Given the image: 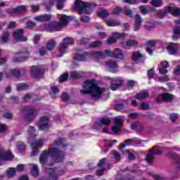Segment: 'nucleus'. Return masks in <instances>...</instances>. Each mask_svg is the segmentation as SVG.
I'll return each mask as SVG.
<instances>
[{
  "instance_id": "603ef678",
  "label": "nucleus",
  "mask_w": 180,
  "mask_h": 180,
  "mask_svg": "<svg viewBox=\"0 0 180 180\" xmlns=\"http://www.w3.org/2000/svg\"><path fill=\"white\" fill-rule=\"evenodd\" d=\"M34 20L37 22H46V14L34 17Z\"/></svg>"
},
{
  "instance_id": "13d9d810",
  "label": "nucleus",
  "mask_w": 180,
  "mask_h": 180,
  "mask_svg": "<svg viewBox=\"0 0 180 180\" xmlns=\"http://www.w3.org/2000/svg\"><path fill=\"white\" fill-rule=\"evenodd\" d=\"M112 155L114 156L115 161H120V160H122V156L120 155V153L117 150H114L112 152Z\"/></svg>"
},
{
  "instance_id": "c756f323",
  "label": "nucleus",
  "mask_w": 180,
  "mask_h": 180,
  "mask_svg": "<svg viewBox=\"0 0 180 180\" xmlns=\"http://www.w3.org/2000/svg\"><path fill=\"white\" fill-rule=\"evenodd\" d=\"M168 13H169V12L168 11V6H166L165 7L164 10H159L157 12V16H158V18H160V19H164V18H165V16Z\"/></svg>"
},
{
  "instance_id": "6e6d98bb",
  "label": "nucleus",
  "mask_w": 180,
  "mask_h": 180,
  "mask_svg": "<svg viewBox=\"0 0 180 180\" xmlns=\"http://www.w3.org/2000/svg\"><path fill=\"white\" fill-rule=\"evenodd\" d=\"M11 75H13V77H15V78H19V77H20V71L16 69H13L11 70Z\"/></svg>"
},
{
  "instance_id": "e2e57ef3",
  "label": "nucleus",
  "mask_w": 180,
  "mask_h": 180,
  "mask_svg": "<svg viewBox=\"0 0 180 180\" xmlns=\"http://www.w3.org/2000/svg\"><path fill=\"white\" fill-rule=\"evenodd\" d=\"M101 45H102V42L101 41H95L91 42L89 44L90 47H93V48L101 47Z\"/></svg>"
},
{
  "instance_id": "473e14b6",
  "label": "nucleus",
  "mask_w": 180,
  "mask_h": 180,
  "mask_svg": "<svg viewBox=\"0 0 180 180\" xmlns=\"http://www.w3.org/2000/svg\"><path fill=\"white\" fill-rule=\"evenodd\" d=\"M130 127L131 129H136V130H139V131H141L142 130L144 129V125H143L142 123L139 122H134L133 124H131L130 125Z\"/></svg>"
},
{
  "instance_id": "c85d7f7f",
  "label": "nucleus",
  "mask_w": 180,
  "mask_h": 180,
  "mask_svg": "<svg viewBox=\"0 0 180 180\" xmlns=\"http://www.w3.org/2000/svg\"><path fill=\"white\" fill-rule=\"evenodd\" d=\"M167 10L169 13H172L174 16H179L180 15V8L167 6Z\"/></svg>"
},
{
  "instance_id": "052dcab7",
  "label": "nucleus",
  "mask_w": 180,
  "mask_h": 180,
  "mask_svg": "<svg viewBox=\"0 0 180 180\" xmlns=\"http://www.w3.org/2000/svg\"><path fill=\"white\" fill-rule=\"evenodd\" d=\"M3 117H4V119H8L9 120H12L13 119V114L9 112H6L3 114Z\"/></svg>"
},
{
  "instance_id": "4be33fe9",
  "label": "nucleus",
  "mask_w": 180,
  "mask_h": 180,
  "mask_svg": "<svg viewBox=\"0 0 180 180\" xmlns=\"http://www.w3.org/2000/svg\"><path fill=\"white\" fill-rule=\"evenodd\" d=\"M106 65L111 72H116L117 70V63L116 61L109 60L106 62Z\"/></svg>"
},
{
  "instance_id": "f257e3e1",
  "label": "nucleus",
  "mask_w": 180,
  "mask_h": 180,
  "mask_svg": "<svg viewBox=\"0 0 180 180\" xmlns=\"http://www.w3.org/2000/svg\"><path fill=\"white\" fill-rule=\"evenodd\" d=\"M83 89L80 90V94L82 95H89V94H91V98L94 101H98L105 91V89L98 86V82H96L95 79L86 80L83 84Z\"/></svg>"
},
{
  "instance_id": "864d4df0",
  "label": "nucleus",
  "mask_w": 180,
  "mask_h": 180,
  "mask_svg": "<svg viewBox=\"0 0 180 180\" xmlns=\"http://www.w3.org/2000/svg\"><path fill=\"white\" fill-rule=\"evenodd\" d=\"M120 22L119 21L116 20H108L106 21V25H108V26H117V25H119Z\"/></svg>"
},
{
  "instance_id": "0e129e2a",
  "label": "nucleus",
  "mask_w": 180,
  "mask_h": 180,
  "mask_svg": "<svg viewBox=\"0 0 180 180\" xmlns=\"http://www.w3.org/2000/svg\"><path fill=\"white\" fill-rule=\"evenodd\" d=\"M31 11L33 13H36V12H39L40 11V6L39 4L31 5Z\"/></svg>"
},
{
  "instance_id": "2eb2a0df",
  "label": "nucleus",
  "mask_w": 180,
  "mask_h": 180,
  "mask_svg": "<svg viewBox=\"0 0 180 180\" xmlns=\"http://www.w3.org/2000/svg\"><path fill=\"white\" fill-rule=\"evenodd\" d=\"M123 84V79L120 77H115L112 78L111 81V84L110 86V89L111 91H116V89H119L120 86Z\"/></svg>"
},
{
  "instance_id": "a878e982",
  "label": "nucleus",
  "mask_w": 180,
  "mask_h": 180,
  "mask_svg": "<svg viewBox=\"0 0 180 180\" xmlns=\"http://www.w3.org/2000/svg\"><path fill=\"white\" fill-rule=\"evenodd\" d=\"M124 143H127V146H136L137 144H141V140L137 138L128 139L124 141Z\"/></svg>"
},
{
  "instance_id": "a18cd8bd",
  "label": "nucleus",
  "mask_w": 180,
  "mask_h": 180,
  "mask_svg": "<svg viewBox=\"0 0 180 180\" xmlns=\"http://www.w3.org/2000/svg\"><path fill=\"white\" fill-rule=\"evenodd\" d=\"M65 3V0H57L56 8L61 11L64 9V4Z\"/></svg>"
},
{
  "instance_id": "412c9836",
  "label": "nucleus",
  "mask_w": 180,
  "mask_h": 180,
  "mask_svg": "<svg viewBox=\"0 0 180 180\" xmlns=\"http://www.w3.org/2000/svg\"><path fill=\"white\" fill-rule=\"evenodd\" d=\"M79 53H78L75 58L74 60H77V61H85L86 60V57L88 56V53L79 49L78 50Z\"/></svg>"
},
{
  "instance_id": "6e6552de",
  "label": "nucleus",
  "mask_w": 180,
  "mask_h": 180,
  "mask_svg": "<svg viewBox=\"0 0 180 180\" xmlns=\"http://www.w3.org/2000/svg\"><path fill=\"white\" fill-rule=\"evenodd\" d=\"M31 77L32 78H40L41 75H44L46 72V69L41 65H32L31 66Z\"/></svg>"
},
{
  "instance_id": "8fccbe9b",
  "label": "nucleus",
  "mask_w": 180,
  "mask_h": 180,
  "mask_svg": "<svg viewBox=\"0 0 180 180\" xmlns=\"http://www.w3.org/2000/svg\"><path fill=\"white\" fill-rule=\"evenodd\" d=\"M100 123L104 126H109L110 124V120L108 117H103L100 120Z\"/></svg>"
},
{
  "instance_id": "338daca9",
  "label": "nucleus",
  "mask_w": 180,
  "mask_h": 180,
  "mask_svg": "<svg viewBox=\"0 0 180 180\" xmlns=\"http://www.w3.org/2000/svg\"><path fill=\"white\" fill-rule=\"evenodd\" d=\"M140 108L141 110H149L150 105L147 103H142Z\"/></svg>"
},
{
  "instance_id": "f3484780",
  "label": "nucleus",
  "mask_w": 180,
  "mask_h": 180,
  "mask_svg": "<svg viewBox=\"0 0 180 180\" xmlns=\"http://www.w3.org/2000/svg\"><path fill=\"white\" fill-rule=\"evenodd\" d=\"M120 44H121V47H123V49H129L131 47H136V46H138L139 41L136 40L129 39L126 42H121Z\"/></svg>"
},
{
  "instance_id": "7c9ffc66",
  "label": "nucleus",
  "mask_w": 180,
  "mask_h": 180,
  "mask_svg": "<svg viewBox=\"0 0 180 180\" xmlns=\"http://www.w3.org/2000/svg\"><path fill=\"white\" fill-rule=\"evenodd\" d=\"M60 92V90H58V87L56 86H51V92L49 93V95L51 96L53 99H56L57 98V94Z\"/></svg>"
},
{
  "instance_id": "09e8293b",
  "label": "nucleus",
  "mask_w": 180,
  "mask_h": 180,
  "mask_svg": "<svg viewBox=\"0 0 180 180\" xmlns=\"http://www.w3.org/2000/svg\"><path fill=\"white\" fill-rule=\"evenodd\" d=\"M150 4L153 6H155V8H158L162 5V0H152Z\"/></svg>"
},
{
  "instance_id": "0eeeda50",
  "label": "nucleus",
  "mask_w": 180,
  "mask_h": 180,
  "mask_svg": "<svg viewBox=\"0 0 180 180\" xmlns=\"http://www.w3.org/2000/svg\"><path fill=\"white\" fill-rule=\"evenodd\" d=\"M161 154H162V148L155 146L149 150V153L146 155V160L147 162L151 164V162L154 161L155 155H161Z\"/></svg>"
},
{
  "instance_id": "7ed1b4c3",
  "label": "nucleus",
  "mask_w": 180,
  "mask_h": 180,
  "mask_svg": "<svg viewBox=\"0 0 180 180\" xmlns=\"http://www.w3.org/2000/svg\"><path fill=\"white\" fill-rule=\"evenodd\" d=\"M94 56L97 58H106V57H113V58H118L120 60L124 58L123 51L119 48L115 49L114 51H111L110 50L98 51L94 53Z\"/></svg>"
},
{
  "instance_id": "3c124183",
  "label": "nucleus",
  "mask_w": 180,
  "mask_h": 180,
  "mask_svg": "<svg viewBox=\"0 0 180 180\" xmlns=\"http://www.w3.org/2000/svg\"><path fill=\"white\" fill-rule=\"evenodd\" d=\"M89 43V39L86 37H82L79 40L77 41V44L80 46L85 45Z\"/></svg>"
},
{
  "instance_id": "393cba45",
  "label": "nucleus",
  "mask_w": 180,
  "mask_h": 180,
  "mask_svg": "<svg viewBox=\"0 0 180 180\" xmlns=\"http://www.w3.org/2000/svg\"><path fill=\"white\" fill-rule=\"evenodd\" d=\"M149 95H150V93H148V91L142 90L141 92L138 93L136 95V98L139 99V101H141L143 99H146L148 98Z\"/></svg>"
},
{
  "instance_id": "39448f33",
  "label": "nucleus",
  "mask_w": 180,
  "mask_h": 180,
  "mask_svg": "<svg viewBox=\"0 0 180 180\" xmlns=\"http://www.w3.org/2000/svg\"><path fill=\"white\" fill-rule=\"evenodd\" d=\"M74 9L79 13H86V15L92 13L91 4L88 2H82L81 0L75 1Z\"/></svg>"
},
{
  "instance_id": "774afa93",
  "label": "nucleus",
  "mask_w": 180,
  "mask_h": 180,
  "mask_svg": "<svg viewBox=\"0 0 180 180\" xmlns=\"http://www.w3.org/2000/svg\"><path fill=\"white\" fill-rule=\"evenodd\" d=\"M93 129L94 130H101L102 129V124L101 122H96L93 125Z\"/></svg>"
},
{
  "instance_id": "cd10ccee",
  "label": "nucleus",
  "mask_w": 180,
  "mask_h": 180,
  "mask_svg": "<svg viewBox=\"0 0 180 180\" xmlns=\"http://www.w3.org/2000/svg\"><path fill=\"white\" fill-rule=\"evenodd\" d=\"M156 44L157 43L155 41H149L146 42V51L150 54V56L153 54V49L151 47H155Z\"/></svg>"
},
{
  "instance_id": "680f3d73",
  "label": "nucleus",
  "mask_w": 180,
  "mask_h": 180,
  "mask_svg": "<svg viewBox=\"0 0 180 180\" xmlns=\"http://www.w3.org/2000/svg\"><path fill=\"white\" fill-rule=\"evenodd\" d=\"M105 165H106V158H103L98 162L97 167L99 168H105Z\"/></svg>"
},
{
  "instance_id": "5701e85b",
  "label": "nucleus",
  "mask_w": 180,
  "mask_h": 180,
  "mask_svg": "<svg viewBox=\"0 0 180 180\" xmlns=\"http://www.w3.org/2000/svg\"><path fill=\"white\" fill-rule=\"evenodd\" d=\"M36 137H37V134H36V128L30 126L28 129V140H36Z\"/></svg>"
},
{
  "instance_id": "49530a36",
  "label": "nucleus",
  "mask_w": 180,
  "mask_h": 180,
  "mask_svg": "<svg viewBox=\"0 0 180 180\" xmlns=\"http://www.w3.org/2000/svg\"><path fill=\"white\" fill-rule=\"evenodd\" d=\"M53 117L51 115L46 114V130H49L50 127H51V124L49 122L51 119H52Z\"/></svg>"
},
{
  "instance_id": "f704fd0d",
  "label": "nucleus",
  "mask_w": 180,
  "mask_h": 180,
  "mask_svg": "<svg viewBox=\"0 0 180 180\" xmlns=\"http://www.w3.org/2000/svg\"><path fill=\"white\" fill-rule=\"evenodd\" d=\"M39 130H46V116L41 117L38 123Z\"/></svg>"
},
{
  "instance_id": "ddd939ff",
  "label": "nucleus",
  "mask_w": 180,
  "mask_h": 180,
  "mask_svg": "<svg viewBox=\"0 0 180 180\" xmlns=\"http://www.w3.org/2000/svg\"><path fill=\"white\" fill-rule=\"evenodd\" d=\"M115 126L112 127L111 130L115 134L120 131V129L123 124V118L122 117H117L114 119Z\"/></svg>"
},
{
  "instance_id": "6ab92c4d",
  "label": "nucleus",
  "mask_w": 180,
  "mask_h": 180,
  "mask_svg": "<svg viewBox=\"0 0 180 180\" xmlns=\"http://www.w3.org/2000/svg\"><path fill=\"white\" fill-rule=\"evenodd\" d=\"M168 157L169 158H172L173 160L176 165V168L178 169H180V157L179 155L176 153H169L167 154Z\"/></svg>"
},
{
  "instance_id": "e433bc0d",
  "label": "nucleus",
  "mask_w": 180,
  "mask_h": 180,
  "mask_svg": "<svg viewBox=\"0 0 180 180\" xmlns=\"http://www.w3.org/2000/svg\"><path fill=\"white\" fill-rule=\"evenodd\" d=\"M7 178H13L14 175H16V169L15 167H10L6 171Z\"/></svg>"
},
{
  "instance_id": "f8f14e48",
  "label": "nucleus",
  "mask_w": 180,
  "mask_h": 180,
  "mask_svg": "<svg viewBox=\"0 0 180 180\" xmlns=\"http://www.w3.org/2000/svg\"><path fill=\"white\" fill-rule=\"evenodd\" d=\"M25 32L23 30H16L13 34V37L15 41H27V37L23 36Z\"/></svg>"
},
{
  "instance_id": "72a5a7b5",
  "label": "nucleus",
  "mask_w": 180,
  "mask_h": 180,
  "mask_svg": "<svg viewBox=\"0 0 180 180\" xmlns=\"http://www.w3.org/2000/svg\"><path fill=\"white\" fill-rule=\"evenodd\" d=\"M173 40L180 39V26H176L174 28V34L172 36Z\"/></svg>"
},
{
  "instance_id": "4d7b16f0",
  "label": "nucleus",
  "mask_w": 180,
  "mask_h": 180,
  "mask_svg": "<svg viewBox=\"0 0 180 180\" xmlns=\"http://www.w3.org/2000/svg\"><path fill=\"white\" fill-rule=\"evenodd\" d=\"M68 72H65L60 77H59V82H64V81H67L69 77Z\"/></svg>"
},
{
  "instance_id": "ea45409f",
  "label": "nucleus",
  "mask_w": 180,
  "mask_h": 180,
  "mask_svg": "<svg viewBox=\"0 0 180 180\" xmlns=\"http://www.w3.org/2000/svg\"><path fill=\"white\" fill-rule=\"evenodd\" d=\"M9 40V32H4L1 36V43H8Z\"/></svg>"
},
{
  "instance_id": "37998d69",
  "label": "nucleus",
  "mask_w": 180,
  "mask_h": 180,
  "mask_svg": "<svg viewBox=\"0 0 180 180\" xmlns=\"http://www.w3.org/2000/svg\"><path fill=\"white\" fill-rule=\"evenodd\" d=\"M124 103H117L114 105V109L120 112H123L124 110Z\"/></svg>"
},
{
  "instance_id": "79ce46f5",
  "label": "nucleus",
  "mask_w": 180,
  "mask_h": 180,
  "mask_svg": "<svg viewBox=\"0 0 180 180\" xmlns=\"http://www.w3.org/2000/svg\"><path fill=\"white\" fill-rule=\"evenodd\" d=\"M122 13H124L127 16H129V18H133V11L128 7H124L122 8Z\"/></svg>"
},
{
  "instance_id": "a19ab883",
  "label": "nucleus",
  "mask_w": 180,
  "mask_h": 180,
  "mask_svg": "<svg viewBox=\"0 0 180 180\" xmlns=\"http://www.w3.org/2000/svg\"><path fill=\"white\" fill-rule=\"evenodd\" d=\"M141 58H143V55L140 52H135L133 53V61H139V60H141Z\"/></svg>"
},
{
  "instance_id": "69168bd1",
  "label": "nucleus",
  "mask_w": 180,
  "mask_h": 180,
  "mask_svg": "<svg viewBox=\"0 0 180 180\" xmlns=\"http://www.w3.org/2000/svg\"><path fill=\"white\" fill-rule=\"evenodd\" d=\"M169 79V77H168L167 75L158 77V81L159 82H168Z\"/></svg>"
},
{
  "instance_id": "de8ad7c7",
  "label": "nucleus",
  "mask_w": 180,
  "mask_h": 180,
  "mask_svg": "<svg viewBox=\"0 0 180 180\" xmlns=\"http://www.w3.org/2000/svg\"><path fill=\"white\" fill-rule=\"evenodd\" d=\"M98 15L101 18H108L110 13L107 10H101L98 12Z\"/></svg>"
},
{
  "instance_id": "5fc2aeb1",
  "label": "nucleus",
  "mask_w": 180,
  "mask_h": 180,
  "mask_svg": "<svg viewBox=\"0 0 180 180\" xmlns=\"http://www.w3.org/2000/svg\"><path fill=\"white\" fill-rule=\"evenodd\" d=\"M36 22L33 21L29 20L25 23V29H33V27H36Z\"/></svg>"
},
{
  "instance_id": "58836bf2",
  "label": "nucleus",
  "mask_w": 180,
  "mask_h": 180,
  "mask_svg": "<svg viewBox=\"0 0 180 180\" xmlns=\"http://www.w3.org/2000/svg\"><path fill=\"white\" fill-rule=\"evenodd\" d=\"M56 146H59L60 147H62V148H67V145L65 144V139L63 138L58 139L56 141Z\"/></svg>"
},
{
  "instance_id": "a211bd4d",
  "label": "nucleus",
  "mask_w": 180,
  "mask_h": 180,
  "mask_svg": "<svg viewBox=\"0 0 180 180\" xmlns=\"http://www.w3.org/2000/svg\"><path fill=\"white\" fill-rule=\"evenodd\" d=\"M124 33H117L114 32L112 33V37L108 38L107 43L108 44H113V43L116 42L117 39H120V37H124Z\"/></svg>"
},
{
  "instance_id": "c9c22d12",
  "label": "nucleus",
  "mask_w": 180,
  "mask_h": 180,
  "mask_svg": "<svg viewBox=\"0 0 180 180\" xmlns=\"http://www.w3.org/2000/svg\"><path fill=\"white\" fill-rule=\"evenodd\" d=\"M26 89H29V85L26 83H20L16 84V90L18 92H20L22 91H26Z\"/></svg>"
},
{
  "instance_id": "4468645a",
  "label": "nucleus",
  "mask_w": 180,
  "mask_h": 180,
  "mask_svg": "<svg viewBox=\"0 0 180 180\" xmlns=\"http://www.w3.org/2000/svg\"><path fill=\"white\" fill-rule=\"evenodd\" d=\"M175 96L174 94H170L169 93H164L158 96L157 101L158 103L161 102H172Z\"/></svg>"
},
{
  "instance_id": "9b49d317",
  "label": "nucleus",
  "mask_w": 180,
  "mask_h": 180,
  "mask_svg": "<svg viewBox=\"0 0 180 180\" xmlns=\"http://www.w3.org/2000/svg\"><path fill=\"white\" fill-rule=\"evenodd\" d=\"M75 40L73 38L67 37L63 39V43L60 44L59 47V51L60 53H67V49H68V46H71V44H74Z\"/></svg>"
},
{
  "instance_id": "4c0bfd02",
  "label": "nucleus",
  "mask_w": 180,
  "mask_h": 180,
  "mask_svg": "<svg viewBox=\"0 0 180 180\" xmlns=\"http://www.w3.org/2000/svg\"><path fill=\"white\" fill-rule=\"evenodd\" d=\"M56 41L53 39H51L46 44V49L49 51H52L56 48Z\"/></svg>"
},
{
  "instance_id": "c03bdc74",
  "label": "nucleus",
  "mask_w": 180,
  "mask_h": 180,
  "mask_svg": "<svg viewBox=\"0 0 180 180\" xmlns=\"http://www.w3.org/2000/svg\"><path fill=\"white\" fill-rule=\"evenodd\" d=\"M39 162L44 165L46 164V150L42 151V153L39 156Z\"/></svg>"
},
{
  "instance_id": "b1692460",
  "label": "nucleus",
  "mask_w": 180,
  "mask_h": 180,
  "mask_svg": "<svg viewBox=\"0 0 180 180\" xmlns=\"http://www.w3.org/2000/svg\"><path fill=\"white\" fill-rule=\"evenodd\" d=\"M141 22H143V19H141L140 15L137 14L135 18V24L134 26V32H138V30H140V27L141 26Z\"/></svg>"
},
{
  "instance_id": "423d86ee",
  "label": "nucleus",
  "mask_w": 180,
  "mask_h": 180,
  "mask_svg": "<svg viewBox=\"0 0 180 180\" xmlns=\"http://www.w3.org/2000/svg\"><path fill=\"white\" fill-rule=\"evenodd\" d=\"M21 112L24 119L29 123H32L36 118V116H37V110L29 106L23 107L21 109Z\"/></svg>"
},
{
  "instance_id": "bf43d9fd",
  "label": "nucleus",
  "mask_w": 180,
  "mask_h": 180,
  "mask_svg": "<svg viewBox=\"0 0 180 180\" xmlns=\"http://www.w3.org/2000/svg\"><path fill=\"white\" fill-rule=\"evenodd\" d=\"M120 13H123V8L115 7L112 11V15H120Z\"/></svg>"
},
{
  "instance_id": "9d476101",
  "label": "nucleus",
  "mask_w": 180,
  "mask_h": 180,
  "mask_svg": "<svg viewBox=\"0 0 180 180\" xmlns=\"http://www.w3.org/2000/svg\"><path fill=\"white\" fill-rule=\"evenodd\" d=\"M20 54H27V56H22L20 57H14L13 58V63H25V61L27 60V58H29V56H30V53L27 49H24L15 53V56H19Z\"/></svg>"
},
{
  "instance_id": "20e7f679",
  "label": "nucleus",
  "mask_w": 180,
  "mask_h": 180,
  "mask_svg": "<svg viewBox=\"0 0 180 180\" xmlns=\"http://www.w3.org/2000/svg\"><path fill=\"white\" fill-rule=\"evenodd\" d=\"M46 161L47 156L49 155L53 158L55 162H61L64 160L65 153L58 150L57 148H50L49 151L46 150Z\"/></svg>"
},
{
  "instance_id": "1a4fd4ad",
  "label": "nucleus",
  "mask_w": 180,
  "mask_h": 180,
  "mask_svg": "<svg viewBox=\"0 0 180 180\" xmlns=\"http://www.w3.org/2000/svg\"><path fill=\"white\" fill-rule=\"evenodd\" d=\"M44 143V139H38L34 142L31 143V157H34L39 154V148H41L43 147V143Z\"/></svg>"
},
{
  "instance_id": "f03ea898",
  "label": "nucleus",
  "mask_w": 180,
  "mask_h": 180,
  "mask_svg": "<svg viewBox=\"0 0 180 180\" xmlns=\"http://www.w3.org/2000/svg\"><path fill=\"white\" fill-rule=\"evenodd\" d=\"M70 20V17L67 15H62L60 18V22L53 21L46 25V32H60L63 30V27L68 25V21Z\"/></svg>"
},
{
  "instance_id": "dca6fc26",
  "label": "nucleus",
  "mask_w": 180,
  "mask_h": 180,
  "mask_svg": "<svg viewBox=\"0 0 180 180\" xmlns=\"http://www.w3.org/2000/svg\"><path fill=\"white\" fill-rule=\"evenodd\" d=\"M178 49H179V45L176 43H170L167 46V51L172 56H176L178 53Z\"/></svg>"
},
{
  "instance_id": "bb28decb",
  "label": "nucleus",
  "mask_w": 180,
  "mask_h": 180,
  "mask_svg": "<svg viewBox=\"0 0 180 180\" xmlns=\"http://www.w3.org/2000/svg\"><path fill=\"white\" fill-rule=\"evenodd\" d=\"M27 12V6H19L14 8V13L19 15L20 13H26Z\"/></svg>"
},
{
  "instance_id": "aec40b11",
  "label": "nucleus",
  "mask_w": 180,
  "mask_h": 180,
  "mask_svg": "<svg viewBox=\"0 0 180 180\" xmlns=\"http://www.w3.org/2000/svg\"><path fill=\"white\" fill-rule=\"evenodd\" d=\"M13 158V155L11 153V150L5 152L4 150H0V160H12Z\"/></svg>"
},
{
  "instance_id": "2f4dec72",
  "label": "nucleus",
  "mask_w": 180,
  "mask_h": 180,
  "mask_svg": "<svg viewBox=\"0 0 180 180\" xmlns=\"http://www.w3.org/2000/svg\"><path fill=\"white\" fill-rule=\"evenodd\" d=\"M31 175H32L34 178H37V176L39 175V170L37 165H32Z\"/></svg>"
}]
</instances>
